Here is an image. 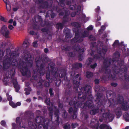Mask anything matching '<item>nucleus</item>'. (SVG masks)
Segmentation results:
<instances>
[{
    "mask_svg": "<svg viewBox=\"0 0 129 129\" xmlns=\"http://www.w3.org/2000/svg\"><path fill=\"white\" fill-rule=\"evenodd\" d=\"M102 117L105 119L111 121L114 118V115L109 112H105L102 114Z\"/></svg>",
    "mask_w": 129,
    "mask_h": 129,
    "instance_id": "nucleus-1",
    "label": "nucleus"
},
{
    "mask_svg": "<svg viewBox=\"0 0 129 129\" xmlns=\"http://www.w3.org/2000/svg\"><path fill=\"white\" fill-rule=\"evenodd\" d=\"M1 33L4 35L6 37L9 34V32L8 30L7 27L5 25L3 26L1 29Z\"/></svg>",
    "mask_w": 129,
    "mask_h": 129,
    "instance_id": "nucleus-2",
    "label": "nucleus"
},
{
    "mask_svg": "<svg viewBox=\"0 0 129 129\" xmlns=\"http://www.w3.org/2000/svg\"><path fill=\"white\" fill-rule=\"evenodd\" d=\"M121 108L125 110H127L129 107V104L126 102L124 101L121 103Z\"/></svg>",
    "mask_w": 129,
    "mask_h": 129,
    "instance_id": "nucleus-3",
    "label": "nucleus"
},
{
    "mask_svg": "<svg viewBox=\"0 0 129 129\" xmlns=\"http://www.w3.org/2000/svg\"><path fill=\"white\" fill-rule=\"evenodd\" d=\"M21 73L23 75H25L27 74L30 75V71H28L26 68L23 67V69L20 70Z\"/></svg>",
    "mask_w": 129,
    "mask_h": 129,
    "instance_id": "nucleus-4",
    "label": "nucleus"
},
{
    "mask_svg": "<svg viewBox=\"0 0 129 129\" xmlns=\"http://www.w3.org/2000/svg\"><path fill=\"white\" fill-rule=\"evenodd\" d=\"M79 75L78 74H77L76 76L74 78L73 80V83L74 84H76L77 86H78L79 83L80 78H79V79L77 78L79 77Z\"/></svg>",
    "mask_w": 129,
    "mask_h": 129,
    "instance_id": "nucleus-5",
    "label": "nucleus"
},
{
    "mask_svg": "<svg viewBox=\"0 0 129 129\" xmlns=\"http://www.w3.org/2000/svg\"><path fill=\"white\" fill-rule=\"evenodd\" d=\"M9 104L13 108H15L18 106H20L21 105V103L19 102H17L16 104H14L12 102H9Z\"/></svg>",
    "mask_w": 129,
    "mask_h": 129,
    "instance_id": "nucleus-6",
    "label": "nucleus"
},
{
    "mask_svg": "<svg viewBox=\"0 0 129 129\" xmlns=\"http://www.w3.org/2000/svg\"><path fill=\"white\" fill-rule=\"evenodd\" d=\"M14 81H14L13 82L14 87L16 89V91L18 92L20 89V87L16 80H15Z\"/></svg>",
    "mask_w": 129,
    "mask_h": 129,
    "instance_id": "nucleus-7",
    "label": "nucleus"
},
{
    "mask_svg": "<svg viewBox=\"0 0 129 129\" xmlns=\"http://www.w3.org/2000/svg\"><path fill=\"white\" fill-rule=\"evenodd\" d=\"M100 129H111V127L104 124H102L100 126Z\"/></svg>",
    "mask_w": 129,
    "mask_h": 129,
    "instance_id": "nucleus-8",
    "label": "nucleus"
},
{
    "mask_svg": "<svg viewBox=\"0 0 129 129\" xmlns=\"http://www.w3.org/2000/svg\"><path fill=\"white\" fill-rule=\"evenodd\" d=\"M123 117L125 120L127 122H129V114L125 113L123 115Z\"/></svg>",
    "mask_w": 129,
    "mask_h": 129,
    "instance_id": "nucleus-9",
    "label": "nucleus"
},
{
    "mask_svg": "<svg viewBox=\"0 0 129 129\" xmlns=\"http://www.w3.org/2000/svg\"><path fill=\"white\" fill-rule=\"evenodd\" d=\"M92 105V102L90 101H87L84 105L87 106L88 107H91Z\"/></svg>",
    "mask_w": 129,
    "mask_h": 129,
    "instance_id": "nucleus-10",
    "label": "nucleus"
},
{
    "mask_svg": "<svg viewBox=\"0 0 129 129\" xmlns=\"http://www.w3.org/2000/svg\"><path fill=\"white\" fill-rule=\"evenodd\" d=\"M91 88L90 86H86L84 90V92L85 93H88V92H90V90Z\"/></svg>",
    "mask_w": 129,
    "mask_h": 129,
    "instance_id": "nucleus-11",
    "label": "nucleus"
},
{
    "mask_svg": "<svg viewBox=\"0 0 129 129\" xmlns=\"http://www.w3.org/2000/svg\"><path fill=\"white\" fill-rule=\"evenodd\" d=\"M25 91H26V95H28L30 94V92L31 91V88L30 87H28L25 89Z\"/></svg>",
    "mask_w": 129,
    "mask_h": 129,
    "instance_id": "nucleus-12",
    "label": "nucleus"
},
{
    "mask_svg": "<svg viewBox=\"0 0 129 129\" xmlns=\"http://www.w3.org/2000/svg\"><path fill=\"white\" fill-rule=\"evenodd\" d=\"M86 74V77L88 78L92 77L93 76L92 73L91 72H87Z\"/></svg>",
    "mask_w": 129,
    "mask_h": 129,
    "instance_id": "nucleus-13",
    "label": "nucleus"
},
{
    "mask_svg": "<svg viewBox=\"0 0 129 129\" xmlns=\"http://www.w3.org/2000/svg\"><path fill=\"white\" fill-rule=\"evenodd\" d=\"M29 45V43L27 41L24 42L23 44V46L25 47H27Z\"/></svg>",
    "mask_w": 129,
    "mask_h": 129,
    "instance_id": "nucleus-14",
    "label": "nucleus"
},
{
    "mask_svg": "<svg viewBox=\"0 0 129 129\" xmlns=\"http://www.w3.org/2000/svg\"><path fill=\"white\" fill-rule=\"evenodd\" d=\"M116 113L117 115H121V110L119 109V110H117L116 111Z\"/></svg>",
    "mask_w": 129,
    "mask_h": 129,
    "instance_id": "nucleus-15",
    "label": "nucleus"
},
{
    "mask_svg": "<svg viewBox=\"0 0 129 129\" xmlns=\"http://www.w3.org/2000/svg\"><path fill=\"white\" fill-rule=\"evenodd\" d=\"M92 59L91 58H89L87 60L86 62V64L88 65L90 64L92 61Z\"/></svg>",
    "mask_w": 129,
    "mask_h": 129,
    "instance_id": "nucleus-16",
    "label": "nucleus"
},
{
    "mask_svg": "<svg viewBox=\"0 0 129 129\" xmlns=\"http://www.w3.org/2000/svg\"><path fill=\"white\" fill-rule=\"evenodd\" d=\"M45 102L47 104V105H50V99L49 98H47L45 101Z\"/></svg>",
    "mask_w": 129,
    "mask_h": 129,
    "instance_id": "nucleus-17",
    "label": "nucleus"
},
{
    "mask_svg": "<svg viewBox=\"0 0 129 129\" xmlns=\"http://www.w3.org/2000/svg\"><path fill=\"white\" fill-rule=\"evenodd\" d=\"M6 95L8 100L9 101H11L12 100V98L11 96L9 95L8 94H7Z\"/></svg>",
    "mask_w": 129,
    "mask_h": 129,
    "instance_id": "nucleus-18",
    "label": "nucleus"
},
{
    "mask_svg": "<svg viewBox=\"0 0 129 129\" xmlns=\"http://www.w3.org/2000/svg\"><path fill=\"white\" fill-rule=\"evenodd\" d=\"M57 27H58V28L62 29L63 26V25L61 23L57 24L56 25Z\"/></svg>",
    "mask_w": 129,
    "mask_h": 129,
    "instance_id": "nucleus-19",
    "label": "nucleus"
},
{
    "mask_svg": "<svg viewBox=\"0 0 129 129\" xmlns=\"http://www.w3.org/2000/svg\"><path fill=\"white\" fill-rule=\"evenodd\" d=\"M105 26H101V29L99 31L100 34H101L103 31L105 29Z\"/></svg>",
    "mask_w": 129,
    "mask_h": 129,
    "instance_id": "nucleus-20",
    "label": "nucleus"
},
{
    "mask_svg": "<svg viewBox=\"0 0 129 129\" xmlns=\"http://www.w3.org/2000/svg\"><path fill=\"white\" fill-rule=\"evenodd\" d=\"M112 73L113 74V75H112L111 73V72H109V75H110V77L112 78H113L115 77V74H114L115 72H112Z\"/></svg>",
    "mask_w": 129,
    "mask_h": 129,
    "instance_id": "nucleus-21",
    "label": "nucleus"
},
{
    "mask_svg": "<svg viewBox=\"0 0 129 129\" xmlns=\"http://www.w3.org/2000/svg\"><path fill=\"white\" fill-rule=\"evenodd\" d=\"M73 24L76 27H80V25L76 22H75L73 23Z\"/></svg>",
    "mask_w": 129,
    "mask_h": 129,
    "instance_id": "nucleus-22",
    "label": "nucleus"
},
{
    "mask_svg": "<svg viewBox=\"0 0 129 129\" xmlns=\"http://www.w3.org/2000/svg\"><path fill=\"white\" fill-rule=\"evenodd\" d=\"M6 7L7 10L8 11H10L11 10V6L10 5H8V6H7V5H6Z\"/></svg>",
    "mask_w": 129,
    "mask_h": 129,
    "instance_id": "nucleus-23",
    "label": "nucleus"
},
{
    "mask_svg": "<svg viewBox=\"0 0 129 129\" xmlns=\"http://www.w3.org/2000/svg\"><path fill=\"white\" fill-rule=\"evenodd\" d=\"M0 19L1 20L4 21V22H6L7 21V20L6 19L2 16L1 17Z\"/></svg>",
    "mask_w": 129,
    "mask_h": 129,
    "instance_id": "nucleus-24",
    "label": "nucleus"
},
{
    "mask_svg": "<svg viewBox=\"0 0 129 129\" xmlns=\"http://www.w3.org/2000/svg\"><path fill=\"white\" fill-rule=\"evenodd\" d=\"M72 127L73 128H74L76 127V126H78V124L77 123H73L72 124Z\"/></svg>",
    "mask_w": 129,
    "mask_h": 129,
    "instance_id": "nucleus-25",
    "label": "nucleus"
},
{
    "mask_svg": "<svg viewBox=\"0 0 129 129\" xmlns=\"http://www.w3.org/2000/svg\"><path fill=\"white\" fill-rule=\"evenodd\" d=\"M84 34H85L84 35H82V37H87L88 35V33L86 31H85L84 32Z\"/></svg>",
    "mask_w": 129,
    "mask_h": 129,
    "instance_id": "nucleus-26",
    "label": "nucleus"
},
{
    "mask_svg": "<svg viewBox=\"0 0 129 129\" xmlns=\"http://www.w3.org/2000/svg\"><path fill=\"white\" fill-rule=\"evenodd\" d=\"M119 43V41L118 40H116L115 41V42H114L113 44V46H115L116 45H118Z\"/></svg>",
    "mask_w": 129,
    "mask_h": 129,
    "instance_id": "nucleus-27",
    "label": "nucleus"
},
{
    "mask_svg": "<svg viewBox=\"0 0 129 129\" xmlns=\"http://www.w3.org/2000/svg\"><path fill=\"white\" fill-rule=\"evenodd\" d=\"M14 28V27L12 25L10 24L8 26V28L11 30H12Z\"/></svg>",
    "mask_w": 129,
    "mask_h": 129,
    "instance_id": "nucleus-28",
    "label": "nucleus"
},
{
    "mask_svg": "<svg viewBox=\"0 0 129 129\" xmlns=\"http://www.w3.org/2000/svg\"><path fill=\"white\" fill-rule=\"evenodd\" d=\"M37 41H36L34 42L33 43V46L34 47H36L37 46Z\"/></svg>",
    "mask_w": 129,
    "mask_h": 129,
    "instance_id": "nucleus-29",
    "label": "nucleus"
},
{
    "mask_svg": "<svg viewBox=\"0 0 129 129\" xmlns=\"http://www.w3.org/2000/svg\"><path fill=\"white\" fill-rule=\"evenodd\" d=\"M1 124L3 126H5L6 125V122L4 120L2 121L1 122Z\"/></svg>",
    "mask_w": 129,
    "mask_h": 129,
    "instance_id": "nucleus-30",
    "label": "nucleus"
},
{
    "mask_svg": "<svg viewBox=\"0 0 129 129\" xmlns=\"http://www.w3.org/2000/svg\"><path fill=\"white\" fill-rule=\"evenodd\" d=\"M97 66V64L95 63L93 65H91V67L92 68H95Z\"/></svg>",
    "mask_w": 129,
    "mask_h": 129,
    "instance_id": "nucleus-31",
    "label": "nucleus"
},
{
    "mask_svg": "<svg viewBox=\"0 0 129 129\" xmlns=\"http://www.w3.org/2000/svg\"><path fill=\"white\" fill-rule=\"evenodd\" d=\"M111 84L112 86L114 87H115L117 85V84L116 83H112Z\"/></svg>",
    "mask_w": 129,
    "mask_h": 129,
    "instance_id": "nucleus-32",
    "label": "nucleus"
},
{
    "mask_svg": "<svg viewBox=\"0 0 129 129\" xmlns=\"http://www.w3.org/2000/svg\"><path fill=\"white\" fill-rule=\"evenodd\" d=\"M94 82L95 84H98L99 83V80L97 79H96L94 80Z\"/></svg>",
    "mask_w": 129,
    "mask_h": 129,
    "instance_id": "nucleus-33",
    "label": "nucleus"
},
{
    "mask_svg": "<svg viewBox=\"0 0 129 129\" xmlns=\"http://www.w3.org/2000/svg\"><path fill=\"white\" fill-rule=\"evenodd\" d=\"M93 29V27L92 26H90L87 28V29L88 30H91Z\"/></svg>",
    "mask_w": 129,
    "mask_h": 129,
    "instance_id": "nucleus-34",
    "label": "nucleus"
},
{
    "mask_svg": "<svg viewBox=\"0 0 129 129\" xmlns=\"http://www.w3.org/2000/svg\"><path fill=\"white\" fill-rule=\"evenodd\" d=\"M49 93L50 95H52L53 94L52 90L50 88L49 90Z\"/></svg>",
    "mask_w": 129,
    "mask_h": 129,
    "instance_id": "nucleus-35",
    "label": "nucleus"
},
{
    "mask_svg": "<svg viewBox=\"0 0 129 129\" xmlns=\"http://www.w3.org/2000/svg\"><path fill=\"white\" fill-rule=\"evenodd\" d=\"M73 111V109L72 108H69V113Z\"/></svg>",
    "mask_w": 129,
    "mask_h": 129,
    "instance_id": "nucleus-36",
    "label": "nucleus"
},
{
    "mask_svg": "<svg viewBox=\"0 0 129 129\" xmlns=\"http://www.w3.org/2000/svg\"><path fill=\"white\" fill-rule=\"evenodd\" d=\"M70 105H72L74 104V102L73 101H71L69 103Z\"/></svg>",
    "mask_w": 129,
    "mask_h": 129,
    "instance_id": "nucleus-37",
    "label": "nucleus"
},
{
    "mask_svg": "<svg viewBox=\"0 0 129 129\" xmlns=\"http://www.w3.org/2000/svg\"><path fill=\"white\" fill-rule=\"evenodd\" d=\"M100 9V7H98L95 10L96 12H98Z\"/></svg>",
    "mask_w": 129,
    "mask_h": 129,
    "instance_id": "nucleus-38",
    "label": "nucleus"
},
{
    "mask_svg": "<svg viewBox=\"0 0 129 129\" xmlns=\"http://www.w3.org/2000/svg\"><path fill=\"white\" fill-rule=\"evenodd\" d=\"M123 100V98L122 97H121L120 98V101L119 100V101L118 102L119 103H120V101H122Z\"/></svg>",
    "mask_w": 129,
    "mask_h": 129,
    "instance_id": "nucleus-39",
    "label": "nucleus"
},
{
    "mask_svg": "<svg viewBox=\"0 0 129 129\" xmlns=\"http://www.w3.org/2000/svg\"><path fill=\"white\" fill-rule=\"evenodd\" d=\"M13 22V20L12 19H11L8 22L9 23H12Z\"/></svg>",
    "mask_w": 129,
    "mask_h": 129,
    "instance_id": "nucleus-40",
    "label": "nucleus"
},
{
    "mask_svg": "<svg viewBox=\"0 0 129 129\" xmlns=\"http://www.w3.org/2000/svg\"><path fill=\"white\" fill-rule=\"evenodd\" d=\"M48 50L47 49L45 48L44 49V51L45 53H47L48 51Z\"/></svg>",
    "mask_w": 129,
    "mask_h": 129,
    "instance_id": "nucleus-41",
    "label": "nucleus"
},
{
    "mask_svg": "<svg viewBox=\"0 0 129 129\" xmlns=\"http://www.w3.org/2000/svg\"><path fill=\"white\" fill-rule=\"evenodd\" d=\"M18 9V8H13V10L14 11H16Z\"/></svg>",
    "mask_w": 129,
    "mask_h": 129,
    "instance_id": "nucleus-42",
    "label": "nucleus"
},
{
    "mask_svg": "<svg viewBox=\"0 0 129 129\" xmlns=\"http://www.w3.org/2000/svg\"><path fill=\"white\" fill-rule=\"evenodd\" d=\"M16 24V22L15 21H14L13 22V24L14 26H15Z\"/></svg>",
    "mask_w": 129,
    "mask_h": 129,
    "instance_id": "nucleus-43",
    "label": "nucleus"
},
{
    "mask_svg": "<svg viewBox=\"0 0 129 129\" xmlns=\"http://www.w3.org/2000/svg\"><path fill=\"white\" fill-rule=\"evenodd\" d=\"M63 127L64 129H67L68 128V126L67 125H65Z\"/></svg>",
    "mask_w": 129,
    "mask_h": 129,
    "instance_id": "nucleus-44",
    "label": "nucleus"
},
{
    "mask_svg": "<svg viewBox=\"0 0 129 129\" xmlns=\"http://www.w3.org/2000/svg\"><path fill=\"white\" fill-rule=\"evenodd\" d=\"M76 15V14L75 13H72L71 14V16L72 17H74L75 16V15Z\"/></svg>",
    "mask_w": 129,
    "mask_h": 129,
    "instance_id": "nucleus-45",
    "label": "nucleus"
},
{
    "mask_svg": "<svg viewBox=\"0 0 129 129\" xmlns=\"http://www.w3.org/2000/svg\"><path fill=\"white\" fill-rule=\"evenodd\" d=\"M26 101L27 102H30V100L29 99H27Z\"/></svg>",
    "mask_w": 129,
    "mask_h": 129,
    "instance_id": "nucleus-46",
    "label": "nucleus"
},
{
    "mask_svg": "<svg viewBox=\"0 0 129 129\" xmlns=\"http://www.w3.org/2000/svg\"><path fill=\"white\" fill-rule=\"evenodd\" d=\"M49 110H50V112L51 113H52V108H49Z\"/></svg>",
    "mask_w": 129,
    "mask_h": 129,
    "instance_id": "nucleus-47",
    "label": "nucleus"
},
{
    "mask_svg": "<svg viewBox=\"0 0 129 129\" xmlns=\"http://www.w3.org/2000/svg\"><path fill=\"white\" fill-rule=\"evenodd\" d=\"M19 117L17 118H16V122H17V121L19 120Z\"/></svg>",
    "mask_w": 129,
    "mask_h": 129,
    "instance_id": "nucleus-48",
    "label": "nucleus"
},
{
    "mask_svg": "<svg viewBox=\"0 0 129 129\" xmlns=\"http://www.w3.org/2000/svg\"><path fill=\"white\" fill-rule=\"evenodd\" d=\"M78 65L79 66V67H81L82 66V65L81 63H78Z\"/></svg>",
    "mask_w": 129,
    "mask_h": 129,
    "instance_id": "nucleus-49",
    "label": "nucleus"
},
{
    "mask_svg": "<svg viewBox=\"0 0 129 129\" xmlns=\"http://www.w3.org/2000/svg\"><path fill=\"white\" fill-rule=\"evenodd\" d=\"M4 2L6 3V5H7V0H3Z\"/></svg>",
    "mask_w": 129,
    "mask_h": 129,
    "instance_id": "nucleus-50",
    "label": "nucleus"
},
{
    "mask_svg": "<svg viewBox=\"0 0 129 129\" xmlns=\"http://www.w3.org/2000/svg\"><path fill=\"white\" fill-rule=\"evenodd\" d=\"M30 33L31 34L33 35L34 33V32L32 31H31L30 32Z\"/></svg>",
    "mask_w": 129,
    "mask_h": 129,
    "instance_id": "nucleus-51",
    "label": "nucleus"
},
{
    "mask_svg": "<svg viewBox=\"0 0 129 129\" xmlns=\"http://www.w3.org/2000/svg\"><path fill=\"white\" fill-rule=\"evenodd\" d=\"M15 125V124L14 123H13L12 124V125L13 127H14Z\"/></svg>",
    "mask_w": 129,
    "mask_h": 129,
    "instance_id": "nucleus-52",
    "label": "nucleus"
},
{
    "mask_svg": "<svg viewBox=\"0 0 129 129\" xmlns=\"http://www.w3.org/2000/svg\"><path fill=\"white\" fill-rule=\"evenodd\" d=\"M83 41V39H81L79 41V42H80Z\"/></svg>",
    "mask_w": 129,
    "mask_h": 129,
    "instance_id": "nucleus-53",
    "label": "nucleus"
},
{
    "mask_svg": "<svg viewBox=\"0 0 129 129\" xmlns=\"http://www.w3.org/2000/svg\"><path fill=\"white\" fill-rule=\"evenodd\" d=\"M125 129H129V126H127L125 128Z\"/></svg>",
    "mask_w": 129,
    "mask_h": 129,
    "instance_id": "nucleus-54",
    "label": "nucleus"
},
{
    "mask_svg": "<svg viewBox=\"0 0 129 129\" xmlns=\"http://www.w3.org/2000/svg\"><path fill=\"white\" fill-rule=\"evenodd\" d=\"M93 111H90V113L91 114H95V113H92V112Z\"/></svg>",
    "mask_w": 129,
    "mask_h": 129,
    "instance_id": "nucleus-55",
    "label": "nucleus"
},
{
    "mask_svg": "<svg viewBox=\"0 0 129 129\" xmlns=\"http://www.w3.org/2000/svg\"><path fill=\"white\" fill-rule=\"evenodd\" d=\"M64 114L66 115V116H67V113L66 112H64Z\"/></svg>",
    "mask_w": 129,
    "mask_h": 129,
    "instance_id": "nucleus-56",
    "label": "nucleus"
},
{
    "mask_svg": "<svg viewBox=\"0 0 129 129\" xmlns=\"http://www.w3.org/2000/svg\"><path fill=\"white\" fill-rule=\"evenodd\" d=\"M101 19V18L100 17H99V18L98 19V20H99Z\"/></svg>",
    "mask_w": 129,
    "mask_h": 129,
    "instance_id": "nucleus-57",
    "label": "nucleus"
},
{
    "mask_svg": "<svg viewBox=\"0 0 129 129\" xmlns=\"http://www.w3.org/2000/svg\"><path fill=\"white\" fill-rule=\"evenodd\" d=\"M2 98L1 96H0V101H1L2 100Z\"/></svg>",
    "mask_w": 129,
    "mask_h": 129,
    "instance_id": "nucleus-58",
    "label": "nucleus"
},
{
    "mask_svg": "<svg viewBox=\"0 0 129 129\" xmlns=\"http://www.w3.org/2000/svg\"><path fill=\"white\" fill-rule=\"evenodd\" d=\"M77 37V35L76 34L75 36V38H76V37Z\"/></svg>",
    "mask_w": 129,
    "mask_h": 129,
    "instance_id": "nucleus-59",
    "label": "nucleus"
},
{
    "mask_svg": "<svg viewBox=\"0 0 129 129\" xmlns=\"http://www.w3.org/2000/svg\"><path fill=\"white\" fill-rule=\"evenodd\" d=\"M30 63V64H31L32 63V61H30V62H29Z\"/></svg>",
    "mask_w": 129,
    "mask_h": 129,
    "instance_id": "nucleus-60",
    "label": "nucleus"
},
{
    "mask_svg": "<svg viewBox=\"0 0 129 129\" xmlns=\"http://www.w3.org/2000/svg\"><path fill=\"white\" fill-rule=\"evenodd\" d=\"M99 120L101 122L102 121V120L101 119H100Z\"/></svg>",
    "mask_w": 129,
    "mask_h": 129,
    "instance_id": "nucleus-61",
    "label": "nucleus"
},
{
    "mask_svg": "<svg viewBox=\"0 0 129 129\" xmlns=\"http://www.w3.org/2000/svg\"><path fill=\"white\" fill-rule=\"evenodd\" d=\"M106 51L105 50V51H104V53L105 54Z\"/></svg>",
    "mask_w": 129,
    "mask_h": 129,
    "instance_id": "nucleus-62",
    "label": "nucleus"
},
{
    "mask_svg": "<svg viewBox=\"0 0 129 129\" xmlns=\"http://www.w3.org/2000/svg\"><path fill=\"white\" fill-rule=\"evenodd\" d=\"M105 63H106L105 61H104V64H105Z\"/></svg>",
    "mask_w": 129,
    "mask_h": 129,
    "instance_id": "nucleus-63",
    "label": "nucleus"
},
{
    "mask_svg": "<svg viewBox=\"0 0 129 129\" xmlns=\"http://www.w3.org/2000/svg\"><path fill=\"white\" fill-rule=\"evenodd\" d=\"M95 129H98V128L97 127H96V128Z\"/></svg>",
    "mask_w": 129,
    "mask_h": 129,
    "instance_id": "nucleus-64",
    "label": "nucleus"
}]
</instances>
